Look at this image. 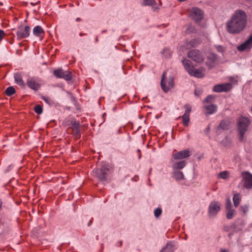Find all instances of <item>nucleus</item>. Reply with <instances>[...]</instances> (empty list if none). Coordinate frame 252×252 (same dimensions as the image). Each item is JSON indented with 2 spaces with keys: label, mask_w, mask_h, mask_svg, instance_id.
<instances>
[{
  "label": "nucleus",
  "mask_w": 252,
  "mask_h": 252,
  "mask_svg": "<svg viewBox=\"0 0 252 252\" xmlns=\"http://www.w3.org/2000/svg\"><path fill=\"white\" fill-rule=\"evenodd\" d=\"M153 8H154V10H156V9H158V8L157 7H155L154 5L153 6Z\"/></svg>",
  "instance_id": "47"
},
{
  "label": "nucleus",
  "mask_w": 252,
  "mask_h": 252,
  "mask_svg": "<svg viewBox=\"0 0 252 252\" xmlns=\"http://www.w3.org/2000/svg\"><path fill=\"white\" fill-rule=\"evenodd\" d=\"M190 16L195 22H199L203 17V12L199 8L193 7L190 10Z\"/></svg>",
  "instance_id": "11"
},
{
  "label": "nucleus",
  "mask_w": 252,
  "mask_h": 252,
  "mask_svg": "<svg viewBox=\"0 0 252 252\" xmlns=\"http://www.w3.org/2000/svg\"><path fill=\"white\" fill-rule=\"evenodd\" d=\"M74 135L77 138L80 137V129L76 130H73Z\"/></svg>",
  "instance_id": "38"
},
{
  "label": "nucleus",
  "mask_w": 252,
  "mask_h": 252,
  "mask_svg": "<svg viewBox=\"0 0 252 252\" xmlns=\"http://www.w3.org/2000/svg\"><path fill=\"white\" fill-rule=\"evenodd\" d=\"M252 47V34L250 36L244 43L238 47V50L240 51H243L246 49H249Z\"/></svg>",
  "instance_id": "16"
},
{
  "label": "nucleus",
  "mask_w": 252,
  "mask_h": 252,
  "mask_svg": "<svg viewBox=\"0 0 252 252\" xmlns=\"http://www.w3.org/2000/svg\"><path fill=\"white\" fill-rule=\"evenodd\" d=\"M204 108L207 110L206 113L207 114H212L216 111L217 106L215 104H211L204 106Z\"/></svg>",
  "instance_id": "18"
},
{
  "label": "nucleus",
  "mask_w": 252,
  "mask_h": 252,
  "mask_svg": "<svg viewBox=\"0 0 252 252\" xmlns=\"http://www.w3.org/2000/svg\"><path fill=\"white\" fill-rule=\"evenodd\" d=\"M79 35H80V36H82V35H85V33H82L81 32V33H80Z\"/></svg>",
  "instance_id": "49"
},
{
  "label": "nucleus",
  "mask_w": 252,
  "mask_h": 252,
  "mask_svg": "<svg viewBox=\"0 0 252 252\" xmlns=\"http://www.w3.org/2000/svg\"><path fill=\"white\" fill-rule=\"evenodd\" d=\"M44 32L43 29L40 26H36L33 29V33L36 36H40Z\"/></svg>",
  "instance_id": "19"
},
{
  "label": "nucleus",
  "mask_w": 252,
  "mask_h": 252,
  "mask_svg": "<svg viewBox=\"0 0 252 252\" xmlns=\"http://www.w3.org/2000/svg\"><path fill=\"white\" fill-rule=\"evenodd\" d=\"M182 63L187 72L191 76L197 78H202L204 76V69L202 68L196 69L192 65V63L189 60H184Z\"/></svg>",
  "instance_id": "2"
},
{
  "label": "nucleus",
  "mask_w": 252,
  "mask_h": 252,
  "mask_svg": "<svg viewBox=\"0 0 252 252\" xmlns=\"http://www.w3.org/2000/svg\"><path fill=\"white\" fill-rule=\"evenodd\" d=\"M241 210L244 212V213H246L248 211V207L247 206H241L240 207Z\"/></svg>",
  "instance_id": "40"
},
{
  "label": "nucleus",
  "mask_w": 252,
  "mask_h": 252,
  "mask_svg": "<svg viewBox=\"0 0 252 252\" xmlns=\"http://www.w3.org/2000/svg\"><path fill=\"white\" fill-rule=\"evenodd\" d=\"M166 72L164 71L161 80V87L165 93H167L174 86V81L172 78H170L167 81L165 80Z\"/></svg>",
  "instance_id": "6"
},
{
  "label": "nucleus",
  "mask_w": 252,
  "mask_h": 252,
  "mask_svg": "<svg viewBox=\"0 0 252 252\" xmlns=\"http://www.w3.org/2000/svg\"><path fill=\"white\" fill-rule=\"evenodd\" d=\"M243 180L240 185L244 188L250 189L252 188V175L248 172L242 173Z\"/></svg>",
  "instance_id": "8"
},
{
  "label": "nucleus",
  "mask_w": 252,
  "mask_h": 252,
  "mask_svg": "<svg viewBox=\"0 0 252 252\" xmlns=\"http://www.w3.org/2000/svg\"><path fill=\"white\" fill-rule=\"evenodd\" d=\"M173 177L176 180H181L184 178V175L181 171H175L173 172Z\"/></svg>",
  "instance_id": "23"
},
{
  "label": "nucleus",
  "mask_w": 252,
  "mask_h": 252,
  "mask_svg": "<svg viewBox=\"0 0 252 252\" xmlns=\"http://www.w3.org/2000/svg\"><path fill=\"white\" fill-rule=\"evenodd\" d=\"M14 79L15 82L20 86H24L25 83L22 79V77L20 73H17L14 74Z\"/></svg>",
  "instance_id": "20"
},
{
  "label": "nucleus",
  "mask_w": 252,
  "mask_h": 252,
  "mask_svg": "<svg viewBox=\"0 0 252 252\" xmlns=\"http://www.w3.org/2000/svg\"><path fill=\"white\" fill-rule=\"evenodd\" d=\"M109 171L108 165L106 162H102V165L100 169H94L93 173L94 176L97 177L101 181L106 180L107 175Z\"/></svg>",
  "instance_id": "4"
},
{
  "label": "nucleus",
  "mask_w": 252,
  "mask_h": 252,
  "mask_svg": "<svg viewBox=\"0 0 252 252\" xmlns=\"http://www.w3.org/2000/svg\"><path fill=\"white\" fill-rule=\"evenodd\" d=\"M186 165V162L185 160L174 162L173 164V168L176 169H181Z\"/></svg>",
  "instance_id": "21"
},
{
  "label": "nucleus",
  "mask_w": 252,
  "mask_h": 252,
  "mask_svg": "<svg viewBox=\"0 0 252 252\" xmlns=\"http://www.w3.org/2000/svg\"><path fill=\"white\" fill-rule=\"evenodd\" d=\"M209 59H210L212 62H215L216 60L217 56L215 54L211 55L210 57H209Z\"/></svg>",
  "instance_id": "41"
},
{
  "label": "nucleus",
  "mask_w": 252,
  "mask_h": 252,
  "mask_svg": "<svg viewBox=\"0 0 252 252\" xmlns=\"http://www.w3.org/2000/svg\"><path fill=\"white\" fill-rule=\"evenodd\" d=\"M143 3L145 5H153L156 4L155 0H144Z\"/></svg>",
  "instance_id": "33"
},
{
  "label": "nucleus",
  "mask_w": 252,
  "mask_h": 252,
  "mask_svg": "<svg viewBox=\"0 0 252 252\" xmlns=\"http://www.w3.org/2000/svg\"><path fill=\"white\" fill-rule=\"evenodd\" d=\"M188 56L189 58L197 63H201L204 59L203 54L199 51L195 49L189 51L188 52Z\"/></svg>",
  "instance_id": "7"
},
{
  "label": "nucleus",
  "mask_w": 252,
  "mask_h": 252,
  "mask_svg": "<svg viewBox=\"0 0 252 252\" xmlns=\"http://www.w3.org/2000/svg\"><path fill=\"white\" fill-rule=\"evenodd\" d=\"M162 54L165 56V58H168L171 56L172 52L168 48H164L162 52Z\"/></svg>",
  "instance_id": "27"
},
{
  "label": "nucleus",
  "mask_w": 252,
  "mask_h": 252,
  "mask_svg": "<svg viewBox=\"0 0 252 252\" xmlns=\"http://www.w3.org/2000/svg\"><path fill=\"white\" fill-rule=\"evenodd\" d=\"M201 43V40L199 38L193 39L190 40L189 42H187L185 45L186 49H189L191 47H194L198 46Z\"/></svg>",
  "instance_id": "17"
},
{
  "label": "nucleus",
  "mask_w": 252,
  "mask_h": 252,
  "mask_svg": "<svg viewBox=\"0 0 252 252\" xmlns=\"http://www.w3.org/2000/svg\"><path fill=\"white\" fill-rule=\"evenodd\" d=\"M232 206L231 202L229 199H228L226 203L225 208L227 210H231Z\"/></svg>",
  "instance_id": "36"
},
{
  "label": "nucleus",
  "mask_w": 252,
  "mask_h": 252,
  "mask_svg": "<svg viewBox=\"0 0 252 252\" xmlns=\"http://www.w3.org/2000/svg\"><path fill=\"white\" fill-rule=\"evenodd\" d=\"M231 85L230 83L218 84L214 87L213 91L215 92H227L231 89Z\"/></svg>",
  "instance_id": "14"
},
{
  "label": "nucleus",
  "mask_w": 252,
  "mask_h": 252,
  "mask_svg": "<svg viewBox=\"0 0 252 252\" xmlns=\"http://www.w3.org/2000/svg\"><path fill=\"white\" fill-rule=\"evenodd\" d=\"M236 214V211L234 209L228 210L226 217L228 219H232Z\"/></svg>",
  "instance_id": "26"
},
{
  "label": "nucleus",
  "mask_w": 252,
  "mask_h": 252,
  "mask_svg": "<svg viewBox=\"0 0 252 252\" xmlns=\"http://www.w3.org/2000/svg\"><path fill=\"white\" fill-rule=\"evenodd\" d=\"M219 177L223 179H226L228 177V172L227 171H223L219 173Z\"/></svg>",
  "instance_id": "31"
},
{
  "label": "nucleus",
  "mask_w": 252,
  "mask_h": 252,
  "mask_svg": "<svg viewBox=\"0 0 252 252\" xmlns=\"http://www.w3.org/2000/svg\"><path fill=\"white\" fill-rule=\"evenodd\" d=\"M191 155V152L186 149L172 154V158L174 160L183 159L188 158Z\"/></svg>",
  "instance_id": "12"
},
{
  "label": "nucleus",
  "mask_w": 252,
  "mask_h": 252,
  "mask_svg": "<svg viewBox=\"0 0 252 252\" xmlns=\"http://www.w3.org/2000/svg\"><path fill=\"white\" fill-rule=\"evenodd\" d=\"M15 92V90L12 86L7 87L5 91V93L7 96H11L14 94Z\"/></svg>",
  "instance_id": "25"
},
{
  "label": "nucleus",
  "mask_w": 252,
  "mask_h": 252,
  "mask_svg": "<svg viewBox=\"0 0 252 252\" xmlns=\"http://www.w3.org/2000/svg\"><path fill=\"white\" fill-rule=\"evenodd\" d=\"M215 99L214 96L213 95H208L207 98L204 100V103L207 102V103H211L214 101Z\"/></svg>",
  "instance_id": "32"
},
{
  "label": "nucleus",
  "mask_w": 252,
  "mask_h": 252,
  "mask_svg": "<svg viewBox=\"0 0 252 252\" xmlns=\"http://www.w3.org/2000/svg\"><path fill=\"white\" fill-rule=\"evenodd\" d=\"M184 107L185 108V112L184 115L181 116V118L183 120V125L184 126H188L189 122V115L191 110V107L189 104H188L185 105Z\"/></svg>",
  "instance_id": "13"
},
{
  "label": "nucleus",
  "mask_w": 252,
  "mask_h": 252,
  "mask_svg": "<svg viewBox=\"0 0 252 252\" xmlns=\"http://www.w3.org/2000/svg\"><path fill=\"white\" fill-rule=\"evenodd\" d=\"M34 111L38 114H41L42 113L43 109L40 105H36L34 108Z\"/></svg>",
  "instance_id": "30"
},
{
  "label": "nucleus",
  "mask_w": 252,
  "mask_h": 252,
  "mask_svg": "<svg viewBox=\"0 0 252 252\" xmlns=\"http://www.w3.org/2000/svg\"><path fill=\"white\" fill-rule=\"evenodd\" d=\"M27 86L31 89L37 91L40 86L34 77H29L27 80Z\"/></svg>",
  "instance_id": "15"
},
{
  "label": "nucleus",
  "mask_w": 252,
  "mask_h": 252,
  "mask_svg": "<svg viewBox=\"0 0 252 252\" xmlns=\"http://www.w3.org/2000/svg\"><path fill=\"white\" fill-rule=\"evenodd\" d=\"M247 15L242 10L236 11L226 23V30L230 33H238L245 27Z\"/></svg>",
  "instance_id": "1"
},
{
  "label": "nucleus",
  "mask_w": 252,
  "mask_h": 252,
  "mask_svg": "<svg viewBox=\"0 0 252 252\" xmlns=\"http://www.w3.org/2000/svg\"><path fill=\"white\" fill-rule=\"evenodd\" d=\"M220 252H229V251L225 249H220Z\"/></svg>",
  "instance_id": "44"
},
{
  "label": "nucleus",
  "mask_w": 252,
  "mask_h": 252,
  "mask_svg": "<svg viewBox=\"0 0 252 252\" xmlns=\"http://www.w3.org/2000/svg\"><path fill=\"white\" fill-rule=\"evenodd\" d=\"M72 128L73 130H77L80 129V125L79 123L76 121L71 122Z\"/></svg>",
  "instance_id": "28"
},
{
  "label": "nucleus",
  "mask_w": 252,
  "mask_h": 252,
  "mask_svg": "<svg viewBox=\"0 0 252 252\" xmlns=\"http://www.w3.org/2000/svg\"><path fill=\"white\" fill-rule=\"evenodd\" d=\"M174 246L171 243H168L159 252H173Z\"/></svg>",
  "instance_id": "22"
},
{
  "label": "nucleus",
  "mask_w": 252,
  "mask_h": 252,
  "mask_svg": "<svg viewBox=\"0 0 252 252\" xmlns=\"http://www.w3.org/2000/svg\"><path fill=\"white\" fill-rule=\"evenodd\" d=\"M215 47L219 52L222 53L224 51V48L221 45H215Z\"/></svg>",
  "instance_id": "34"
},
{
  "label": "nucleus",
  "mask_w": 252,
  "mask_h": 252,
  "mask_svg": "<svg viewBox=\"0 0 252 252\" xmlns=\"http://www.w3.org/2000/svg\"><path fill=\"white\" fill-rule=\"evenodd\" d=\"M106 32V31L105 30H104V31H102V33H104Z\"/></svg>",
  "instance_id": "50"
},
{
  "label": "nucleus",
  "mask_w": 252,
  "mask_h": 252,
  "mask_svg": "<svg viewBox=\"0 0 252 252\" xmlns=\"http://www.w3.org/2000/svg\"><path fill=\"white\" fill-rule=\"evenodd\" d=\"M53 74L57 77L63 78L66 81L71 80L72 77V74L70 71H63L62 69L55 70Z\"/></svg>",
  "instance_id": "9"
},
{
  "label": "nucleus",
  "mask_w": 252,
  "mask_h": 252,
  "mask_svg": "<svg viewBox=\"0 0 252 252\" xmlns=\"http://www.w3.org/2000/svg\"><path fill=\"white\" fill-rule=\"evenodd\" d=\"M179 1H185V0H178Z\"/></svg>",
  "instance_id": "51"
},
{
  "label": "nucleus",
  "mask_w": 252,
  "mask_h": 252,
  "mask_svg": "<svg viewBox=\"0 0 252 252\" xmlns=\"http://www.w3.org/2000/svg\"><path fill=\"white\" fill-rule=\"evenodd\" d=\"M93 223V220H90L88 223V225L89 226L91 225V224Z\"/></svg>",
  "instance_id": "45"
},
{
  "label": "nucleus",
  "mask_w": 252,
  "mask_h": 252,
  "mask_svg": "<svg viewBox=\"0 0 252 252\" xmlns=\"http://www.w3.org/2000/svg\"><path fill=\"white\" fill-rule=\"evenodd\" d=\"M76 21L77 22H80V21H81V18H76Z\"/></svg>",
  "instance_id": "46"
},
{
  "label": "nucleus",
  "mask_w": 252,
  "mask_h": 252,
  "mask_svg": "<svg viewBox=\"0 0 252 252\" xmlns=\"http://www.w3.org/2000/svg\"><path fill=\"white\" fill-rule=\"evenodd\" d=\"M31 32V28L29 26L20 25L17 29L16 35L18 40H21L29 36Z\"/></svg>",
  "instance_id": "5"
},
{
  "label": "nucleus",
  "mask_w": 252,
  "mask_h": 252,
  "mask_svg": "<svg viewBox=\"0 0 252 252\" xmlns=\"http://www.w3.org/2000/svg\"><path fill=\"white\" fill-rule=\"evenodd\" d=\"M220 126L222 129H226L228 128L227 125L224 121H222L220 123Z\"/></svg>",
  "instance_id": "37"
},
{
  "label": "nucleus",
  "mask_w": 252,
  "mask_h": 252,
  "mask_svg": "<svg viewBox=\"0 0 252 252\" xmlns=\"http://www.w3.org/2000/svg\"><path fill=\"white\" fill-rule=\"evenodd\" d=\"M195 32V28L192 26H189L187 29V33H191Z\"/></svg>",
  "instance_id": "35"
},
{
  "label": "nucleus",
  "mask_w": 252,
  "mask_h": 252,
  "mask_svg": "<svg viewBox=\"0 0 252 252\" xmlns=\"http://www.w3.org/2000/svg\"><path fill=\"white\" fill-rule=\"evenodd\" d=\"M194 94L196 95H199L200 94H201V92L200 91H198L197 90H195V91H194Z\"/></svg>",
  "instance_id": "43"
},
{
  "label": "nucleus",
  "mask_w": 252,
  "mask_h": 252,
  "mask_svg": "<svg viewBox=\"0 0 252 252\" xmlns=\"http://www.w3.org/2000/svg\"><path fill=\"white\" fill-rule=\"evenodd\" d=\"M162 214V209L160 208H158L154 210V216L156 218H158Z\"/></svg>",
  "instance_id": "29"
},
{
  "label": "nucleus",
  "mask_w": 252,
  "mask_h": 252,
  "mask_svg": "<svg viewBox=\"0 0 252 252\" xmlns=\"http://www.w3.org/2000/svg\"><path fill=\"white\" fill-rule=\"evenodd\" d=\"M42 99L49 104H50L52 102L51 99L48 97L42 96Z\"/></svg>",
  "instance_id": "39"
},
{
  "label": "nucleus",
  "mask_w": 252,
  "mask_h": 252,
  "mask_svg": "<svg viewBox=\"0 0 252 252\" xmlns=\"http://www.w3.org/2000/svg\"><path fill=\"white\" fill-rule=\"evenodd\" d=\"M251 124L250 120L246 117L240 118L238 122V129L240 135V140L243 139L245 132L248 130L249 125Z\"/></svg>",
  "instance_id": "3"
},
{
  "label": "nucleus",
  "mask_w": 252,
  "mask_h": 252,
  "mask_svg": "<svg viewBox=\"0 0 252 252\" xmlns=\"http://www.w3.org/2000/svg\"><path fill=\"white\" fill-rule=\"evenodd\" d=\"M241 199V196L240 194L237 193L234 195L233 201L235 207H237L239 205Z\"/></svg>",
  "instance_id": "24"
},
{
  "label": "nucleus",
  "mask_w": 252,
  "mask_h": 252,
  "mask_svg": "<svg viewBox=\"0 0 252 252\" xmlns=\"http://www.w3.org/2000/svg\"><path fill=\"white\" fill-rule=\"evenodd\" d=\"M95 42L96 43L98 42V37H96L95 39Z\"/></svg>",
  "instance_id": "48"
},
{
  "label": "nucleus",
  "mask_w": 252,
  "mask_h": 252,
  "mask_svg": "<svg viewBox=\"0 0 252 252\" xmlns=\"http://www.w3.org/2000/svg\"><path fill=\"white\" fill-rule=\"evenodd\" d=\"M220 203L217 201H212L209 206L208 215L209 217H215L220 211Z\"/></svg>",
  "instance_id": "10"
},
{
  "label": "nucleus",
  "mask_w": 252,
  "mask_h": 252,
  "mask_svg": "<svg viewBox=\"0 0 252 252\" xmlns=\"http://www.w3.org/2000/svg\"><path fill=\"white\" fill-rule=\"evenodd\" d=\"M5 35L4 32L3 30H0V39H1Z\"/></svg>",
  "instance_id": "42"
}]
</instances>
